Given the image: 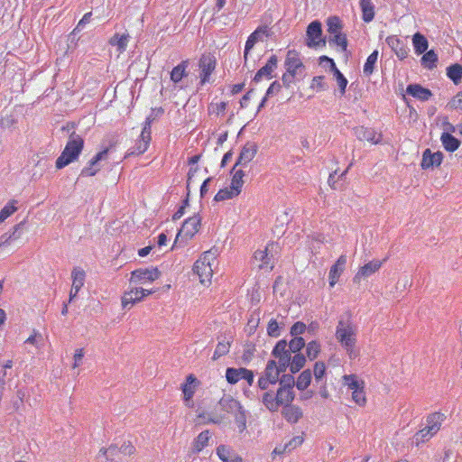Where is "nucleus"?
Returning a JSON list of instances; mask_svg holds the SVG:
<instances>
[{"label":"nucleus","instance_id":"obj_1","mask_svg":"<svg viewBox=\"0 0 462 462\" xmlns=\"http://www.w3.org/2000/svg\"><path fill=\"white\" fill-rule=\"evenodd\" d=\"M335 337L350 359H354L358 356V351L356 350L357 327L351 319L338 320Z\"/></svg>","mask_w":462,"mask_h":462},{"label":"nucleus","instance_id":"obj_2","mask_svg":"<svg viewBox=\"0 0 462 462\" xmlns=\"http://www.w3.org/2000/svg\"><path fill=\"white\" fill-rule=\"evenodd\" d=\"M84 148V139L75 132L71 133L69 140L57 158L55 166L57 169H62L69 163L77 161Z\"/></svg>","mask_w":462,"mask_h":462},{"label":"nucleus","instance_id":"obj_3","mask_svg":"<svg viewBox=\"0 0 462 462\" xmlns=\"http://www.w3.org/2000/svg\"><path fill=\"white\" fill-rule=\"evenodd\" d=\"M217 261L215 253L204 252L193 264V273L198 275L199 282L204 286H209L213 277V265Z\"/></svg>","mask_w":462,"mask_h":462},{"label":"nucleus","instance_id":"obj_4","mask_svg":"<svg viewBox=\"0 0 462 462\" xmlns=\"http://www.w3.org/2000/svg\"><path fill=\"white\" fill-rule=\"evenodd\" d=\"M342 383L351 393V401L358 407L364 408L367 404L365 382L356 374L342 376Z\"/></svg>","mask_w":462,"mask_h":462},{"label":"nucleus","instance_id":"obj_5","mask_svg":"<svg viewBox=\"0 0 462 462\" xmlns=\"http://www.w3.org/2000/svg\"><path fill=\"white\" fill-rule=\"evenodd\" d=\"M201 221L202 217L199 214L187 218L176 236L173 247L186 245L199 233Z\"/></svg>","mask_w":462,"mask_h":462},{"label":"nucleus","instance_id":"obj_6","mask_svg":"<svg viewBox=\"0 0 462 462\" xmlns=\"http://www.w3.org/2000/svg\"><path fill=\"white\" fill-rule=\"evenodd\" d=\"M222 410L234 416L236 424L240 432L246 429V414L241 402L232 396L223 397L219 401Z\"/></svg>","mask_w":462,"mask_h":462},{"label":"nucleus","instance_id":"obj_7","mask_svg":"<svg viewBox=\"0 0 462 462\" xmlns=\"http://www.w3.org/2000/svg\"><path fill=\"white\" fill-rule=\"evenodd\" d=\"M276 247L274 243H269L263 249H258L254 254L256 266L264 272H271L274 267V258L272 252Z\"/></svg>","mask_w":462,"mask_h":462},{"label":"nucleus","instance_id":"obj_8","mask_svg":"<svg viewBox=\"0 0 462 462\" xmlns=\"http://www.w3.org/2000/svg\"><path fill=\"white\" fill-rule=\"evenodd\" d=\"M442 421L443 415L441 413L436 412L429 416L427 425L416 434L417 439L425 441L433 437L440 430Z\"/></svg>","mask_w":462,"mask_h":462},{"label":"nucleus","instance_id":"obj_9","mask_svg":"<svg viewBox=\"0 0 462 462\" xmlns=\"http://www.w3.org/2000/svg\"><path fill=\"white\" fill-rule=\"evenodd\" d=\"M162 273L157 267L139 268L131 273L130 282L136 284L152 283L160 278Z\"/></svg>","mask_w":462,"mask_h":462},{"label":"nucleus","instance_id":"obj_10","mask_svg":"<svg viewBox=\"0 0 462 462\" xmlns=\"http://www.w3.org/2000/svg\"><path fill=\"white\" fill-rule=\"evenodd\" d=\"M156 290H146L143 288H133L126 291L122 296V307L124 309H130L134 304L142 301L145 297L154 293Z\"/></svg>","mask_w":462,"mask_h":462},{"label":"nucleus","instance_id":"obj_11","mask_svg":"<svg viewBox=\"0 0 462 462\" xmlns=\"http://www.w3.org/2000/svg\"><path fill=\"white\" fill-rule=\"evenodd\" d=\"M151 139V125L150 123H146L141 132L139 138L136 140L134 146L128 150L125 157H129L131 155H141L144 153L150 145Z\"/></svg>","mask_w":462,"mask_h":462},{"label":"nucleus","instance_id":"obj_12","mask_svg":"<svg viewBox=\"0 0 462 462\" xmlns=\"http://www.w3.org/2000/svg\"><path fill=\"white\" fill-rule=\"evenodd\" d=\"M199 385V381L193 374H189L185 382L180 385V390L183 394V402L187 407L192 408L194 402L193 396Z\"/></svg>","mask_w":462,"mask_h":462},{"label":"nucleus","instance_id":"obj_13","mask_svg":"<svg viewBox=\"0 0 462 462\" xmlns=\"http://www.w3.org/2000/svg\"><path fill=\"white\" fill-rule=\"evenodd\" d=\"M272 355L278 359L280 371H286L291 359V353L288 349L287 342L285 340L278 341L272 351Z\"/></svg>","mask_w":462,"mask_h":462},{"label":"nucleus","instance_id":"obj_14","mask_svg":"<svg viewBox=\"0 0 462 462\" xmlns=\"http://www.w3.org/2000/svg\"><path fill=\"white\" fill-rule=\"evenodd\" d=\"M321 23L319 21L311 22L306 31V44L310 47H318L320 44L325 45L326 41L322 38Z\"/></svg>","mask_w":462,"mask_h":462},{"label":"nucleus","instance_id":"obj_15","mask_svg":"<svg viewBox=\"0 0 462 462\" xmlns=\"http://www.w3.org/2000/svg\"><path fill=\"white\" fill-rule=\"evenodd\" d=\"M386 259H374L360 266L353 278V282L355 283H359L362 280H365L376 273L381 269Z\"/></svg>","mask_w":462,"mask_h":462},{"label":"nucleus","instance_id":"obj_16","mask_svg":"<svg viewBox=\"0 0 462 462\" xmlns=\"http://www.w3.org/2000/svg\"><path fill=\"white\" fill-rule=\"evenodd\" d=\"M216 59L211 54H203L199 61L200 84L209 81L210 75L216 69Z\"/></svg>","mask_w":462,"mask_h":462},{"label":"nucleus","instance_id":"obj_17","mask_svg":"<svg viewBox=\"0 0 462 462\" xmlns=\"http://www.w3.org/2000/svg\"><path fill=\"white\" fill-rule=\"evenodd\" d=\"M355 134L360 141H367L372 144H378L383 140V134L374 128L358 126L354 129Z\"/></svg>","mask_w":462,"mask_h":462},{"label":"nucleus","instance_id":"obj_18","mask_svg":"<svg viewBox=\"0 0 462 462\" xmlns=\"http://www.w3.org/2000/svg\"><path fill=\"white\" fill-rule=\"evenodd\" d=\"M268 27L260 26L254 30L247 38L245 46L244 58L247 60L250 51L254 48V44L263 40V36H268Z\"/></svg>","mask_w":462,"mask_h":462},{"label":"nucleus","instance_id":"obj_19","mask_svg":"<svg viewBox=\"0 0 462 462\" xmlns=\"http://www.w3.org/2000/svg\"><path fill=\"white\" fill-rule=\"evenodd\" d=\"M216 454L222 462H243L242 457L228 445L221 444L217 447Z\"/></svg>","mask_w":462,"mask_h":462},{"label":"nucleus","instance_id":"obj_20","mask_svg":"<svg viewBox=\"0 0 462 462\" xmlns=\"http://www.w3.org/2000/svg\"><path fill=\"white\" fill-rule=\"evenodd\" d=\"M442 161L443 153L441 152H431L430 149H426L422 153L420 167L422 170L439 167Z\"/></svg>","mask_w":462,"mask_h":462},{"label":"nucleus","instance_id":"obj_21","mask_svg":"<svg viewBox=\"0 0 462 462\" xmlns=\"http://www.w3.org/2000/svg\"><path fill=\"white\" fill-rule=\"evenodd\" d=\"M346 264V255L342 254L340 255L336 263L330 267L329 273H328V281H329V286L334 287L341 274L343 273Z\"/></svg>","mask_w":462,"mask_h":462},{"label":"nucleus","instance_id":"obj_22","mask_svg":"<svg viewBox=\"0 0 462 462\" xmlns=\"http://www.w3.org/2000/svg\"><path fill=\"white\" fill-rule=\"evenodd\" d=\"M108 152V149H104L103 151L97 152L88 163L87 166H85L80 172L81 176L84 177H92L95 176L98 171L99 168L97 167L98 162H100L103 159H106V154Z\"/></svg>","mask_w":462,"mask_h":462},{"label":"nucleus","instance_id":"obj_23","mask_svg":"<svg viewBox=\"0 0 462 462\" xmlns=\"http://www.w3.org/2000/svg\"><path fill=\"white\" fill-rule=\"evenodd\" d=\"M72 285L69 292V301H71L83 287L86 278L84 270L80 268H74L71 273Z\"/></svg>","mask_w":462,"mask_h":462},{"label":"nucleus","instance_id":"obj_24","mask_svg":"<svg viewBox=\"0 0 462 462\" xmlns=\"http://www.w3.org/2000/svg\"><path fill=\"white\" fill-rule=\"evenodd\" d=\"M281 386L276 391L277 402L279 404V408L283 405H289L294 400V392L291 384L282 385V381H281Z\"/></svg>","mask_w":462,"mask_h":462},{"label":"nucleus","instance_id":"obj_25","mask_svg":"<svg viewBox=\"0 0 462 462\" xmlns=\"http://www.w3.org/2000/svg\"><path fill=\"white\" fill-rule=\"evenodd\" d=\"M212 438V433L208 430L201 431L191 443V452L193 454L200 453L209 444Z\"/></svg>","mask_w":462,"mask_h":462},{"label":"nucleus","instance_id":"obj_26","mask_svg":"<svg viewBox=\"0 0 462 462\" xmlns=\"http://www.w3.org/2000/svg\"><path fill=\"white\" fill-rule=\"evenodd\" d=\"M285 69L289 73L298 74L299 70L303 69V63L300 59L299 53L295 51H289L285 59Z\"/></svg>","mask_w":462,"mask_h":462},{"label":"nucleus","instance_id":"obj_27","mask_svg":"<svg viewBox=\"0 0 462 462\" xmlns=\"http://www.w3.org/2000/svg\"><path fill=\"white\" fill-rule=\"evenodd\" d=\"M257 152V146L254 143H247L242 148L238 159L235 164L237 165H247L250 162L253 161Z\"/></svg>","mask_w":462,"mask_h":462},{"label":"nucleus","instance_id":"obj_28","mask_svg":"<svg viewBox=\"0 0 462 462\" xmlns=\"http://www.w3.org/2000/svg\"><path fill=\"white\" fill-rule=\"evenodd\" d=\"M277 57L275 55H272L266 64L256 72L254 80L255 82H260L263 78L271 79L272 73L277 68Z\"/></svg>","mask_w":462,"mask_h":462},{"label":"nucleus","instance_id":"obj_29","mask_svg":"<svg viewBox=\"0 0 462 462\" xmlns=\"http://www.w3.org/2000/svg\"><path fill=\"white\" fill-rule=\"evenodd\" d=\"M386 42L399 59L403 60L408 56V47L397 36L392 35L387 37Z\"/></svg>","mask_w":462,"mask_h":462},{"label":"nucleus","instance_id":"obj_30","mask_svg":"<svg viewBox=\"0 0 462 462\" xmlns=\"http://www.w3.org/2000/svg\"><path fill=\"white\" fill-rule=\"evenodd\" d=\"M406 91L409 95L421 101H427L432 96V93L430 89L418 84L409 85L406 88Z\"/></svg>","mask_w":462,"mask_h":462},{"label":"nucleus","instance_id":"obj_31","mask_svg":"<svg viewBox=\"0 0 462 462\" xmlns=\"http://www.w3.org/2000/svg\"><path fill=\"white\" fill-rule=\"evenodd\" d=\"M228 102L213 100L208 105V115L212 118H219L225 116Z\"/></svg>","mask_w":462,"mask_h":462},{"label":"nucleus","instance_id":"obj_32","mask_svg":"<svg viewBox=\"0 0 462 462\" xmlns=\"http://www.w3.org/2000/svg\"><path fill=\"white\" fill-rule=\"evenodd\" d=\"M97 459H106V461L111 460H122L120 450L116 445H110L108 448H100Z\"/></svg>","mask_w":462,"mask_h":462},{"label":"nucleus","instance_id":"obj_33","mask_svg":"<svg viewBox=\"0 0 462 462\" xmlns=\"http://www.w3.org/2000/svg\"><path fill=\"white\" fill-rule=\"evenodd\" d=\"M282 414L288 422L296 423L302 417V411L298 406L289 404L283 407Z\"/></svg>","mask_w":462,"mask_h":462},{"label":"nucleus","instance_id":"obj_34","mask_svg":"<svg viewBox=\"0 0 462 462\" xmlns=\"http://www.w3.org/2000/svg\"><path fill=\"white\" fill-rule=\"evenodd\" d=\"M130 35L128 33L119 34L115 33L109 40L108 43L111 46H116L117 51L119 53H123L125 51L128 42H129Z\"/></svg>","mask_w":462,"mask_h":462},{"label":"nucleus","instance_id":"obj_35","mask_svg":"<svg viewBox=\"0 0 462 462\" xmlns=\"http://www.w3.org/2000/svg\"><path fill=\"white\" fill-rule=\"evenodd\" d=\"M283 371H280V366L277 365L275 360H269L263 372V375L267 380H269V382L275 384L279 381L280 374Z\"/></svg>","mask_w":462,"mask_h":462},{"label":"nucleus","instance_id":"obj_36","mask_svg":"<svg viewBox=\"0 0 462 462\" xmlns=\"http://www.w3.org/2000/svg\"><path fill=\"white\" fill-rule=\"evenodd\" d=\"M189 66V60H182L180 64L175 66L171 71V80L177 84L182 80L183 78L188 76L187 69Z\"/></svg>","mask_w":462,"mask_h":462},{"label":"nucleus","instance_id":"obj_37","mask_svg":"<svg viewBox=\"0 0 462 462\" xmlns=\"http://www.w3.org/2000/svg\"><path fill=\"white\" fill-rule=\"evenodd\" d=\"M440 141L444 149L449 152L457 151L460 146V141L449 133H442Z\"/></svg>","mask_w":462,"mask_h":462},{"label":"nucleus","instance_id":"obj_38","mask_svg":"<svg viewBox=\"0 0 462 462\" xmlns=\"http://www.w3.org/2000/svg\"><path fill=\"white\" fill-rule=\"evenodd\" d=\"M304 441V439L302 436H296L293 437L288 443H286L283 446L276 447L273 449L274 454L282 455L287 452H291V450L295 449L296 448L300 447Z\"/></svg>","mask_w":462,"mask_h":462},{"label":"nucleus","instance_id":"obj_39","mask_svg":"<svg viewBox=\"0 0 462 462\" xmlns=\"http://www.w3.org/2000/svg\"><path fill=\"white\" fill-rule=\"evenodd\" d=\"M262 403L264 407L272 412L278 411L279 404L277 400L276 393L273 392H264L261 397Z\"/></svg>","mask_w":462,"mask_h":462},{"label":"nucleus","instance_id":"obj_40","mask_svg":"<svg viewBox=\"0 0 462 462\" xmlns=\"http://www.w3.org/2000/svg\"><path fill=\"white\" fill-rule=\"evenodd\" d=\"M245 172L242 170H236V166L233 168V176L229 187L238 195L242 192L244 186Z\"/></svg>","mask_w":462,"mask_h":462},{"label":"nucleus","instance_id":"obj_41","mask_svg":"<svg viewBox=\"0 0 462 462\" xmlns=\"http://www.w3.org/2000/svg\"><path fill=\"white\" fill-rule=\"evenodd\" d=\"M330 69L333 72L335 80L339 88L340 94L343 96L346 93V88L347 86L346 78L341 73V71L337 68L334 60H330Z\"/></svg>","mask_w":462,"mask_h":462},{"label":"nucleus","instance_id":"obj_42","mask_svg":"<svg viewBox=\"0 0 462 462\" xmlns=\"http://www.w3.org/2000/svg\"><path fill=\"white\" fill-rule=\"evenodd\" d=\"M412 43L414 47L415 53L420 55L427 51L429 47V42L427 38L420 32H416L412 36Z\"/></svg>","mask_w":462,"mask_h":462},{"label":"nucleus","instance_id":"obj_43","mask_svg":"<svg viewBox=\"0 0 462 462\" xmlns=\"http://www.w3.org/2000/svg\"><path fill=\"white\" fill-rule=\"evenodd\" d=\"M24 225V221L20 222L19 224L14 226V230L10 235H4L0 237V247L4 245H10L13 241L18 240L21 237V233L19 230L22 229Z\"/></svg>","mask_w":462,"mask_h":462},{"label":"nucleus","instance_id":"obj_44","mask_svg":"<svg viewBox=\"0 0 462 462\" xmlns=\"http://www.w3.org/2000/svg\"><path fill=\"white\" fill-rule=\"evenodd\" d=\"M362 18L365 23L371 22L374 17V6L371 0H360Z\"/></svg>","mask_w":462,"mask_h":462},{"label":"nucleus","instance_id":"obj_45","mask_svg":"<svg viewBox=\"0 0 462 462\" xmlns=\"http://www.w3.org/2000/svg\"><path fill=\"white\" fill-rule=\"evenodd\" d=\"M197 418L199 424H220L224 420V417L221 415L205 411L200 412Z\"/></svg>","mask_w":462,"mask_h":462},{"label":"nucleus","instance_id":"obj_46","mask_svg":"<svg viewBox=\"0 0 462 462\" xmlns=\"http://www.w3.org/2000/svg\"><path fill=\"white\" fill-rule=\"evenodd\" d=\"M245 371V368H233L228 367L226 370V379L230 384H235L238 383L240 380H243V375Z\"/></svg>","mask_w":462,"mask_h":462},{"label":"nucleus","instance_id":"obj_47","mask_svg":"<svg viewBox=\"0 0 462 462\" xmlns=\"http://www.w3.org/2000/svg\"><path fill=\"white\" fill-rule=\"evenodd\" d=\"M421 65L428 69H432L437 67L438 55L433 50L425 51L420 60Z\"/></svg>","mask_w":462,"mask_h":462},{"label":"nucleus","instance_id":"obj_48","mask_svg":"<svg viewBox=\"0 0 462 462\" xmlns=\"http://www.w3.org/2000/svg\"><path fill=\"white\" fill-rule=\"evenodd\" d=\"M311 377L312 375L310 370H304L297 378L296 387L300 391L307 389L310 384Z\"/></svg>","mask_w":462,"mask_h":462},{"label":"nucleus","instance_id":"obj_49","mask_svg":"<svg viewBox=\"0 0 462 462\" xmlns=\"http://www.w3.org/2000/svg\"><path fill=\"white\" fill-rule=\"evenodd\" d=\"M447 76L457 85L462 79V66L459 64H453L447 69Z\"/></svg>","mask_w":462,"mask_h":462},{"label":"nucleus","instance_id":"obj_50","mask_svg":"<svg viewBox=\"0 0 462 462\" xmlns=\"http://www.w3.org/2000/svg\"><path fill=\"white\" fill-rule=\"evenodd\" d=\"M328 25V32L329 33V36H333L335 34L341 33L342 30V24L341 21L337 16L329 17L327 21Z\"/></svg>","mask_w":462,"mask_h":462},{"label":"nucleus","instance_id":"obj_51","mask_svg":"<svg viewBox=\"0 0 462 462\" xmlns=\"http://www.w3.org/2000/svg\"><path fill=\"white\" fill-rule=\"evenodd\" d=\"M305 363L306 358L302 354H295L289 365L291 372L293 374L299 372L305 365Z\"/></svg>","mask_w":462,"mask_h":462},{"label":"nucleus","instance_id":"obj_52","mask_svg":"<svg viewBox=\"0 0 462 462\" xmlns=\"http://www.w3.org/2000/svg\"><path fill=\"white\" fill-rule=\"evenodd\" d=\"M378 59V51H374L366 59V61L364 65V73L366 76H370L373 74L374 70V66L377 62Z\"/></svg>","mask_w":462,"mask_h":462},{"label":"nucleus","instance_id":"obj_53","mask_svg":"<svg viewBox=\"0 0 462 462\" xmlns=\"http://www.w3.org/2000/svg\"><path fill=\"white\" fill-rule=\"evenodd\" d=\"M238 196L230 187H226L224 189H220L217 193L215 195L214 199L216 201H224L227 199H232Z\"/></svg>","mask_w":462,"mask_h":462},{"label":"nucleus","instance_id":"obj_54","mask_svg":"<svg viewBox=\"0 0 462 462\" xmlns=\"http://www.w3.org/2000/svg\"><path fill=\"white\" fill-rule=\"evenodd\" d=\"M231 343L229 340L219 341L214 351L213 358L217 359L226 356L230 350Z\"/></svg>","mask_w":462,"mask_h":462},{"label":"nucleus","instance_id":"obj_55","mask_svg":"<svg viewBox=\"0 0 462 462\" xmlns=\"http://www.w3.org/2000/svg\"><path fill=\"white\" fill-rule=\"evenodd\" d=\"M328 42L329 44H334L339 47L342 51H345L347 47L346 36L342 32L335 34L333 36H329Z\"/></svg>","mask_w":462,"mask_h":462},{"label":"nucleus","instance_id":"obj_56","mask_svg":"<svg viewBox=\"0 0 462 462\" xmlns=\"http://www.w3.org/2000/svg\"><path fill=\"white\" fill-rule=\"evenodd\" d=\"M320 352V344L316 341H310L307 345L306 354L310 360H314L318 357Z\"/></svg>","mask_w":462,"mask_h":462},{"label":"nucleus","instance_id":"obj_57","mask_svg":"<svg viewBox=\"0 0 462 462\" xmlns=\"http://www.w3.org/2000/svg\"><path fill=\"white\" fill-rule=\"evenodd\" d=\"M15 203V200H11L0 210V222H4L17 210Z\"/></svg>","mask_w":462,"mask_h":462},{"label":"nucleus","instance_id":"obj_58","mask_svg":"<svg viewBox=\"0 0 462 462\" xmlns=\"http://www.w3.org/2000/svg\"><path fill=\"white\" fill-rule=\"evenodd\" d=\"M310 88L317 91H324L328 88V85L325 81L324 76H316L312 79L310 83Z\"/></svg>","mask_w":462,"mask_h":462},{"label":"nucleus","instance_id":"obj_59","mask_svg":"<svg viewBox=\"0 0 462 462\" xmlns=\"http://www.w3.org/2000/svg\"><path fill=\"white\" fill-rule=\"evenodd\" d=\"M304 339L300 337H295L288 344V349H290L291 353L297 354L300 349L304 347Z\"/></svg>","mask_w":462,"mask_h":462},{"label":"nucleus","instance_id":"obj_60","mask_svg":"<svg viewBox=\"0 0 462 462\" xmlns=\"http://www.w3.org/2000/svg\"><path fill=\"white\" fill-rule=\"evenodd\" d=\"M313 374L316 381L321 380L326 374V365L323 362H317L314 365Z\"/></svg>","mask_w":462,"mask_h":462},{"label":"nucleus","instance_id":"obj_61","mask_svg":"<svg viewBox=\"0 0 462 462\" xmlns=\"http://www.w3.org/2000/svg\"><path fill=\"white\" fill-rule=\"evenodd\" d=\"M267 333L271 337H278L280 335L279 325L276 319H271L267 325Z\"/></svg>","mask_w":462,"mask_h":462},{"label":"nucleus","instance_id":"obj_62","mask_svg":"<svg viewBox=\"0 0 462 462\" xmlns=\"http://www.w3.org/2000/svg\"><path fill=\"white\" fill-rule=\"evenodd\" d=\"M121 456H132L135 452V448L131 442H125L118 447Z\"/></svg>","mask_w":462,"mask_h":462},{"label":"nucleus","instance_id":"obj_63","mask_svg":"<svg viewBox=\"0 0 462 462\" xmlns=\"http://www.w3.org/2000/svg\"><path fill=\"white\" fill-rule=\"evenodd\" d=\"M451 109L462 110V91L457 93L448 103Z\"/></svg>","mask_w":462,"mask_h":462},{"label":"nucleus","instance_id":"obj_64","mask_svg":"<svg viewBox=\"0 0 462 462\" xmlns=\"http://www.w3.org/2000/svg\"><path fill=\"white\" fill-rule=\"evenodd\" d=\"M42 339V334L37 331L36 329H33L32 333L25 339V344H30L32 346H37L39 340Z\"/></svg>","mask_w":462,"mask_h":462}]
</instances>
